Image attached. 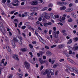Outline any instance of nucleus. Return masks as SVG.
Masks as SVG:
<instances>
[{"label":"nucleus","instance_id":"1","mask_svg":"<svg viewBox=\"0 0 78 78\" xmlns=\"http://www.w3.org/2000/svg\"><path fill=\"white\" fill-rule=\"evenodd\" d=\"M0 30L3 34L4 36H5L6 34V30H5V29L3 27V26H0Z\"/></svg>","mask_w":78,"mask_h":78},{"label":"nucleus","instance_id":"2","mask_svg":"<svg viewBox=\"0 0 78 78\" xmlns=\"http://www.w3.org/2000/svg\"><path fill=\"white\" fill-rule=\"evenodd\" d=\"M24 64L27 69H29L30 67V63H28V62L27 61H25L24 62Z\"/></svg>","mask_w":78,"mask_h":78},{"label":"nucleus","instance_id":"3","mask_svg":"<svg viewBox=\"0 0 78 78\" xmlns=\"http://www.w3.org/2000/svg\"><path fill=\"white\" fill-rule=\"evenodd\" d=\"M14 2L16 4L13 3L12 4L13 6H19V4L18 3H19V1L18 0H14Z\"/></svg>","mask_w":78,"mask_h":78},{"label":"nucleus","instance_id":"4","mask_svg":"<svg viewBox=\"0 0 78 78\" xmlns=\"http://www.w3.org/2000/svg\"><path fill=\"white\" fill-rule=\"evenodd\" d=\"M38 1H32L31 2V5H38Z\"/></svg>","mask_w":78,"mask_h":78},{"label":"nucleus","instance_id":"5","mask_svg":"<svg viewBox=\"0 0 78 78\" xmlns=\"http://www.w3.org/2000/svg\"><path fill=\"white\" fill-rule=\"evenodd\" d=\"M76 68L75 67H73V68H71V67H69V69L71 72H74V71H75Z\"/></svg>","mask_w":78,"mask_h":78},{"label":"nucleus","instance_id":"6","mask_svg":"<svg viewBox=\"0 0 78 78\" xmlns=\"http://www.w3.org/2000/svg\"><path fill=\"white\" fill-rule=\"evenodd\" d=\"M13 57V58L17 60V61H19V55H14Z\"/></svg>","mask_w":78,"mask_h":78},{"label":"nucleus","instance_id":"7","mask_svg":"<svg viewBox=\"0 0 78 78\" xmlns=\"http://www.w3.org/2000/svg\"><path fill=\"white\" fill-rule=\"evenodd\" d=\"M39 60L40 61V62L41 64H44L45 63V61L42 60V58H39Z\"/></svg>","mask_w":78,"mask_h":78},{"label":"nucleus","instance_id":"8","mask_svg":"<svg viewBox=\"0 0 78 78\" xmlns=\"http://www.w3.org/2000/svg\"><path fill=\"white\" fill-rule=\"evenodd\" d=\"M21 51H22L23 53L25 51H28V49L27 48H22L20 49V50Z\"/></svg>","mask_w":78,"mask_h":78},{"label":"nucleus","instance_id":"9","mask_svg":"<svg viewBox=\"0 0 78 78\" xmlns=\"http://www.w3.org/2000/svg\"><path fill=\"white\" fill-rule=\"evenodd\" d=\"M37 10V7H34L31 9L30 11H36Z\"/></svg>","mask_w":78,"mask_h":78},{"label":"nucleus","instance_id":"10","mask_svg":"<svg viewBox=\"0 0 78 78\" xmlns=\"http://www.w3.org/2000/svg\"><path fill=\"white\" fill-rule=\"evenodd\" d=\"M65 46V44H60L58 45V47L59 48H63Z\"/></svg>","mask_w":78,"mask_h":78},{"label":"nucleus","instance_id":"11","mask_svg":"<svg viewBox=\"0 0 78 78\" xmlns=\"http://www.w3.org/2000/svg\"><path fill=\"white\" fill-rule=\"evenodd\" d=\"M46 54L48 56H50V55H51V52H50V51H48L46 53Z\"/></svg>","mask_w":78,"mask_h":78},{"label":"nucleus","instance_id":"12","mask_svg":"<svg viewBox=\"0 0 78 78\" xmlns=\"http://www.w3.org/2000/svg\"><path fill=\"white\" fill-rule=\"evenodd\" d=\"M11 43L12 44V47L13 48H15V47H16V45L14 42L13 41H11Z\"/></svg>","mask_w":78,"mask_h":78},{"label":"nucleus","instance_id":"13","mask_svg":"<svg viewBox=\"0 0 78 78\" xmlns=\"http://www.w3.org/2000/svg\"><path fill=\"white\" fill-rule=\"evenodd\" d=\"M48 72H49V70H48V69H47L43 73V75H46V74H47V73H48Z\"/></svg>","mask_w":78,"mask_h":78},{"label":"nucleus","instance_id":"14","mask_svg":"<svg viewBox=\"0 0 78 78\" xmlns=\"http://www.w3.org/2000/svg\"><path fill=\"white\" fill-rule=\"evenodd\" d=\"M4 40L5 42H9V39L7 37H5Z\"/></svg>","mask_w":78,"mask_h":78},{"label":"nucleus","instance_id":"15","mask_svg":"<svg viewBox=\"0 0 78 78\" xmlns=\"http://www.w3.org/2000/svg\"><path fill=\"white\" fill-rule=\"evenodd\" d=\"M67 60L68 61H69V62H71V63H72V64H74V61H73V60H72L70 58H67Z\"/></svg>","mask_w":78,"mask_h":78},{"label":"nucleus","instance_id":"16","mask_svg":"<svg viewBox=\"0 0 78 78\" xmlns=\"http://www.w3.org/2000/svg\"><path fill=\"white\" fill-rule=\"evenodd\" d=\"M51 17L52 19H55V15L53 14V13H51L50 14Z\"/></svg>","mask_w":78,"mask_h":78},{"label":"nucleus","instance_id":"17","mask_svg":"<svg viewBox=\"0 0 78 78\" xmlns=\"http://www.w3.org/2000/svg\"><path fill=\"white\" fill-rule=\"evenodd\" d=\"M67 4V3L66 2H61L60 6H64Z\"/></svg>","mask_w":78,"mask_h":78},{"label":"nucleus","instance_id":"18","mask_svg":"<svg viewBox=\"0 0 78 78\" xmlns=\"http://www.w3.org/2000/svg\"><path fill=\"white\" fill-rule=\"evenodd\" d=\"M28 28L29 30H32L33 31H34V28L33 27H31V26H28Z\"/></svg>","mask_w":78,"mask_h":78},{"label":"nucleus","instance_id":"19","mask_svg":"<svg viewBox=\"0 0 78 78\" xmlns=\"http://www.w3.org/2000/svg\"><path fill=\"white\" fill-rule=\"evenodd\" d=\"M66 9V7L65 6L61 7L60 8V10H65Z\"/></svg>","mask_w":78,"mask_h":78},{"label":"nucleus","instance_id":"20","mask_svg":"<svg viewBox=\"0 0 78 78\" xmlns=\"http://www.w3.org/2000/svg\"><path fill=\"white\" fill-rule=\"evenodd\" d=\"M17 75H18V76H19L20 77V78H22V76H23V74H20L19 73H17Z\"/></svg>","mask_w":78,"mask_h":78},{"label":"nucleus","instance_id":"21","mask_svg":"<svg viewBox=\"0 0 78 78\" xmlns=\"http://www.w3.org/2000/svg\"><path fill=\"white\" fill-rule=\"evenodd\" d=\"M65 11L66 12H71L72 10H71V9L68 8L67 9H66Z\"/></svg>","mask_w":78,"mask_h":78},{"label":"nucleus","instance_id":"22","mask_svg":"<svg viewBox=\"0 0 78 78\" xmlns=\"http://www.w3.org/2000/svg\"><path fill=\"white\" fill-rule=\"evenodd\" d=\"M19 39L20 40V42H18V43L20 44L21 45H22V37H20L19 38Z\"/></svg>","mask_w":78,"mask_h":78},{"label":"nucleus","instance_id":"23","mask_svg":"<svg viewBox=\"0 0 78 78\" xmlns=\"http://www.w3.org/2000/svg\"><path fill=\"white\" fill-rule=\"evenodd\" d=\"M71 15L74 18H76V16L75 13L73 12H72L71 13Z\"/></svg>","mask_w":78,"mask_h":78},{"label":"nucleus","instance_id":"24","mask_svg":"<svg viewBox=\"0 0 78 78\" xmlns=\"http://www.w3.org/2000/svg\"><path fill=\"white\" fill-rule=\"evenodd\" d=\"M73 49L74 51H76V50H78V46H76L75 47H74L73 48Z\"/></svg>","mask_w":78,"mask_h":78},{"label":"nucleus","instance_id":"25","mask_svg":"<svg viewBox=\"0 0 78 78\" xmlns=\"http://www.w3.org/2000/svg\"><path fill=\"white\" fill-rule=\"evenodd\" d=\"M44 17V18H45V19H50V16L47 15H45Z\"/></svg>","mask_w":78,"mask_h":78},{"label":"nucleus","instance_id":"26","mask_svg":"<svg viewBox=\"0 0 78 78\" xmlns=\"http://www.w3.org/2000/svg\"><path fill=\"white\" fill-rule=\"evenodd\" d=\"M13 39L14 42H18V40H17L16 38L15 37H14L13 38Z\"/></svg>","mask_w":78,"mask_h":78},{"label":"nucleus","instance_id":"27","mask_svg":"<svg viewBox=\"0 0 78 78\" xmlns=\"http://www.w3.org/2000/svg\"><path fill=\"white\" fill-rule=\"evenodd\" d=\"M72 39H70L69 40L68 42L67 43V44H70L72 42Z\"/></svg>","mask_w":78,"mask_h":78},{"label":"nucleus","instance_id":"28","mask_svg":"<svg viewBox=\"0 0 78 78\" xmlns=\"http://www.w3.org/2000/svg\"><path fill=\"white\" fill-rule=\"evenodd\" d=\"M24 14L25 16H29L30 15V13L28 12H24Z\"/></svg>","mask_w":78,"mask_h":78},{"label":"nucleus","instance_id":"29","mask_svg":"<svg viewBox=\"0 0 78 78\" xmlns=\"http://www.w3.org/2000/svg\"><path fill=\"white\" fill-rule=\"evenodd\" d=\"M16 10H13L12 11H11L10 13V14L11 15H12V14H14L15 12H16Z\"/></svg>","mask_w":78,"mask_h":78},{"label":"nucleus","instance_id":"30","mask_svg":"<svg viewBox=\"0 0 78 78\" xmlns=\"http://www.w3.org/2000/svg\"><path fill=\"white\" fill-rule=\"evenodd\" d=\"M58 65H59V64H58V63H56L55 64L53 65V68H56V67H57V66H58Z\"/></svg>","mask_w":78,"mask_h":78},{"label":"nucleus","instance_id":"31","mask_svg":"<svg viewBox=\"0 0 78 78\" xmlns=\"http://www.w3.org/2000/svg\"><path fill=\"white\" fill-rule=\"evenodd\" d=\"M7 51H8V52H9L10 53L11 52V50L9 47H8Z\"/></svg>","mask_w":78,"mask_h":78},{"label":"nucleus","instance_id":"32","mask_svg":"<svg viewBox=\"0 0 78 78\" xmlns=\"http://www.w3.org/2000/svg\"><path fill=\"white\" fill-rule=\"evenodd\" d=\"M53 6V4L51 3L49 4L48 5V8H51Z\"/></svg>","mask_w":78,"mask_h":78},{"label":"nucleus","instance_id":"33","mask_svg":"<svg viewBox=\"0 0 78 78\" xmlns=\"http://www.w3.org/2000/svg\"><path fill=\"white\" fill-rule=\"evenodd\" d=\"M54 37H55V38H58V35H56V33L54 34Z\"/></svg>","mask_w":78,"mask_h":78},{"label":"nucleus","instance_id":"34","mask_svg":"<svg viewBox=\"0 0 78 78\" xmlns=\"http://www.w3.org/2000/svg\"><path fill=\"white\" fill-rule=\"evenodd\" d=\"M5 59H2L0 63H1V64H4L5 62H4V61H5Z\"/></svg>","mask_w":78,"mask_h":78},{"label":"nucleus","instance_id":"35","mask_svg":"<svg viewBox=\"0 0 78 78\" xmlns=\"http://www.w3.org/2000/svg\"><path fill=\"white\" fill-rule=\"evenodd\" d=\"M29 47H30V48H31L32 49L33 48V46L31 44H29Z\"/></svg>","mask_w":78,"mask_h":78},{"label":"nucleus","instance_id":"36","mask_svg":"<svg viewBox=\"0 0 78 78\" xmlns=\"http://www.w3.org/2000/svg\"><path fill=\"white\" fill-rule=\"evenodd\" d=\"M73 21V20L71 18H69L68 20L69 22H72Z\"/></svg>","mask_w":78,"mask_h":78},{"label":"nucleus","instance_id":"37","mask_svg":"<svg viewBox=\"0 0 78 78\" xmlns=\"http://www.w3.org/2000/svg\"><path fill=\"white\" fill-rule=\"evenodd\" d=\"M56 47V45L54 44L52 46H51V48H54V47Z\"/></svg>","mask_w":78,"mask_h":78},{"label":"nucleus","instance_id":"38","mask_svg":"<svg viewBox=\"0 0 78 78\" xmlns=\"http://www.w3.org/2000/svg\"><path fill=\"white\" fill-rule=\"evenodd\" d=\"M26 28V26H22L21 27V29L22 30H25V28Z\"/></svg>","mask_w":78,"mask_h":78},{"label":"nucleus","instance_id":"39","mask_svg":"<svg viewBox=\"0 0 78 78\" xmlns=\"http://www.w3.org/2000/svg\"><path fill=\"white\" fill-rule=\"evenodd\" d=\"M47 9H48V8H47V7H46L43 8L42 10H43V11H45L46 10H47Z\"/></svg>","mask_w":78,"mask_h":78},{"label":"nucleus","instance_id":"40","mask_svg":"<svg viewBox=\"0 0 78 78\" xmlns=\"http://www.w3.org/2000/svg\"><path fill=\"white\" fill-rule=\"evenodd\" d=\"M29 54L31 55L30 57L31 58H32L33 56V53H32V52H29Z\"/></svg>","mask_w":78,"mask_h":78},{"label":"nucleus","instance_id":"41","mask_svg":"<svg viewBox=\"0 0 78 78\" xmlns=\"http://www.w3.org/2000/svg\"><path fill=\"white\" fill-rule=\"evenodd\" d=\"M7 1V0H2V3H6V1Z\"/></svg>","mask_w":78,"mask_h":78},{"label":"nucleus","instance_id":"42","mask_svg":"<svg viewBox=\"0 0 78 78\" xmlns=\"http://www.w3.org/2000/svg\"><path fill=\"white\" fill-rule=\"evenodd\" d=\"M40 54V55H41V56H42V55H43V54H44V52L42 51H40L39 52Z\"/></svg>","mask_w":78,"mask_h":78},{"label":"nucleus","instance_id":"43","mask_svg":"<svg viewBox=\"0 0 78 78\" xmlns=\"http://www.w3.org/2000/svg\"><path fill=\"white\" fill-rule=\"evenodd\" d=\"M35 14V12H32L30 14V15L31 16H34Z\"/></svg>","mask_w":78,"mask_h":78},{"label":"nucleus","instance_id":"44","mask_svg":"<svg viewBox=\"0 0 78 78\" xmlns=\"http://www.w3.org/2000/svg\"><path fill=\"white\" fill-rule=\"evenodd\" d=\"M68 48H69V50L71 51V50H72V47H70V46H68Z\"/></svg>","mask_w":78,"mask_h":78},{"label":"nucleus","instance_id":"45","mask_svg":"<svg viewBox=\"0 0 78 78\" xmlns=\"http://www.w3.org/2000/svg\"><path fill=\"white\" fill-rule=\"evenodd\" d=\"M43 69H44V66L42 65L41 66L40 70H42Z\"/></svg>","mask_w":78,"mask_h":78},{"label":"nucleus","instance_id":"46","mask_svg":"<svg viewBox=\"0 0 78 78\" xmlns=\"http://www.w3.org/2000/svg\"><path fill=\"white\" fill-rule=\"evenodd\" d=\"M65 71H66V72H67V73H70V72H69V71L68 70V69H66Z\"/></svg>","mask_w":78,"mask_h":78},{"label":"nucleus","instance_id":"47","mask_svg":"<svg viewBox=\"0 0 78 78\" xmlns=\"http://www.w3.org/2000/svg\"><path fill=\"white\" fill-rule=\"evenodd\" d=\"M60 62H64V59H61L59 60Z\"/></svg>","mask_w":78,"mask_h":78},{"label":"nucleus","instance_id":"48","mask_svg":"<svg viewBox=\"0 0 78 78\" xmlns=\"http://www.w3.org/2000/svg\"><path fill=\"white\" fill-rule=\"evenodd\" d=\"M44 25L45 26V27H47V26H48V24L46 23H44Z\"/></svg>","mask_w":78,"mask_h":78},{"label":"nucleus","instance_id":"49","mask_svg":"<svg viewBox=\"0 0 78 78\" xmlns=\"http://www.w3.org/2000/svg\"><path fill=\"white\" fill-rule=\"evenodd\" d=\"M45 48L46 49H49V47L48 46L45 45Z\"/></svg>","mask_w":78,"mask_h":78},{"label":"nucleus","instance_id":"50","mask_svg":"<svg viewBox=\"0 0 78 78\" xmlns=\"http://www.w3.org/2000/svg\"><path fill=\"white\" fill-rule=\"evenodd\" d=\"M30 23L28 22H26L25 23V25H27V26H28L29 25Z\"/></svg>","mask_w":78,"mask_h":78},{"label":"nucleus","instance_id":"51","mask_svg":"<svg viewBox=\"0 0 78 78\" xmlns=\"http://www.w3.org/2000/svg\"><path fill=\"white\" fill-rule=\"evenodd\" d=\"M57 24L58 25H60L61 26H62V25H63V24L61 23H58Z\"/></svg>","mask_w":78,"mask_h":78},{"label":"nucleus","instance_id":"52","mask_svg":"<svg viewBox=\"0 0 78 78\" xmlns=\"http://www.w3.org/2000/svg\"><path fill=\"white\" fill-rule=\"evenodd\" d=\"M74 40L76 41H78V37H76L74 38Z\"/></svg>","mask_w":78,"mask_h":78},{"label":"nucleus","instance_id":"53","mask_svg":"<svg viewBox=\"0 0 78 78\" xmlns=\"http://www.w3.org/2000/svg\"><path fill=\"white\" fill-rule=\"evenodd\" d=\"M38 20L39 21H40V22H41V20H42V18L41 17H40L38 18Z\"/></svg>","mask_w":78,"mask_h":78},{"label":"nucleus","instance_id":"54","mask_svg":"<svg viewBox=\"0 0 78 78\" xmlns=\"http://www.w3.org/2000/svg\"><path fill=\"white\" fill-rule=\"evenodd\" d=\"M22 34L23 36L24 37H26V35L24 33H23Z\"/></svg>","mask_w":78,"mask_h":78},{"label":"nucleus","instance_id":"55","mask_svg":"<svg viewBox=\"0 0 78 78\" xmlns=\"http://www.w3.org/2000/svg\"><path fill=\"white\" fill-rule=\"evenodd\" d=\"M55 61L54 60H52L51 61V64H54V63H55Z\"/></svg>","mask_w":78,"mask_h":78},{"label":"nucleus","instance_id":"56","mask_svg":"<svg viewBox=\"0 0 78 78\" xmlns=\"http://www.w3.org/2000/svg\"><path fill=\"white\" fill-rule=\"evenodd\" d=\"M59 16H58V15L55 16V19L56 18H59Z\"/></svg>","mask_w":78,"mask_h":78},{"label":"nucleus","instance_id":"57","mask_svg":"<svg viewBox=\"0 0 78 78\" xmlns=\"http://www.w3.org/2000/svg\"><path fill=\"white\" fill-rule=\"evenodd\" d=\"M9 34L10 36H12V33H11V32L10 31H9Z\"/></svg>","mask_w":78,"mask_h":78},{"label":"nucleus","instance_id":"58","mask_svg":"<svg viewBox=\"0 0 78 78\" xmlns=\"http://www.w3.org/2000/svg\"><path fill=\"white\" fill-rule=\"evenodd\" d=\"M66 30H63L62 31V33H66Z\"/></svg>","mask_w":78,"mask_h":78},{"label":"nucleus","instance_id":"59","mask_svg":"<svg viewBox=\"0 0 78 78\" xmlns=\"http://www.w3.org/2000/svg\"><path fill=\"white\" fill-rule=\"evenodd\" d=\"M51 72H54V70H53L50 69V73Z\"/></svg>","mask_w":78,"mask_h":78},{"label":"nucleus","instance_id":"60","mask_svg":"<svg viewBox=\"0 0 78 78\" xmlns=\"http://www.w3.org/2000/svg\"><path fill=\"white\" fill-rule=\"evenodd\" d=\"M14 22H18L19 20H17V19H15L14 20Z\"/></svg>","mask_w":78,"mask_h":78},{"label":"nucleus","instance_id":"61","mask_svg":"<svg viewBox=\"0 0 78 78\" xmlns=\"http://www.w3.org/2000/svg\"><path fill=\"white\" fill-rule=\"evenodd\" d=\"M57 5H59L60 6H61V2H57Z\"/></svg>","mask_w":78,"mask_h":78},{"label":"nucleus","instance_id":"62","mask_svg":"<svg viewBox=\"0 0 78 78\" xmlns=\"http://www.w3.org/2000/svg\"><path fill=\"white\" fill-rule=\"evenodd\" d=\"M43 59H46V56L45 55H44L43 56Z\"/></svg>","mask_w":78,"mask_h":78},{"label":"nucleus","instance_id":"63","mask_svg":"<svg viewBox=\"0 0 78 78\" xmlns=\"http://www.w3.org/2000/svg\"><path fill=\"white\" fill-rule=\"evenodd\" d=\"M17 23H15V27H17Z\"/></svg>","mask_w":78,"mask_h":78},{"label":"nucleus","instance_id":"64","mask_svg":"<svg viewBox=\"0 0 78 78\" xmlns=\"http://www.w3.org/2000/svg\"><path fill=\"white\" fill-rule=\"evenodd\" d=\"M75 71L76 72H77V73L78 74V69H77L76 68V70Z\"/></svg>","mask_w":78,"mask_h":78}]
</instances>
